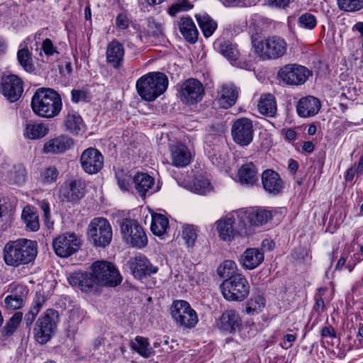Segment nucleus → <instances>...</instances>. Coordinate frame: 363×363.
<instances>
[{
  "instance_id": "obj_1",
  "label": "nucleus",
  "mask_w": 363,
  "mask_h": 363,
  "mask_svg": "<svg viewBox=\"0 0 363 363\" xmlns=\"http://www.w3.org/2000/svg\"><path fill=\"white\" fill-rule=\"evenodd\" d=\"M274 211L264 207H252L249 209H238L228 213V241L247 235L245 219L247 218L252 226L262 227L270 221Z\"/></svg>"
},
{
  "instance_id": "obj_2",
  "label": "nucleus",
  "mask_w": 363,
  "mask_h": 363,
  "mask_svg": "<svg viewBox=\"0 0 363 363\" xmlns=\"http://www.w3.org/2000/svg\"><path fill=\"white\" fill-rule=\"evenodd\" d=\"M4 259L8 266L17 267L35 260L38 254L36 241L19 239L8 242L4 248Z\"/></svg>"
},
{
  "instance_id": "obj_3",
  "label": "nucleus",
  "mask_w": 363,
  "mask_h": 363,
  "mask_svg": "<svg viewBox=\"0 0 363 363\" xmlns=\"http://www.w3.org/2000/svg\"><path fill=\"white\" fill-rule=\"evenodd\" d=\"M31 108L33 113L42 118H54L62 108L60 94L51 88H39L32 96Z\"/></svg>"
},
{
  "instance_id": "obj_4",
  "label": "nucleus",
  "mask_w": 363,
  "mask_h": 363,
  "mask_svg": "<svg viewBox=\"0 0 363 363\" xmlns=\"http://www.w3.org/2000/svg\"><path fill=\"white\" fill-rule=\"evenodd\" d=\"M168 84L169 79L164 73L152 72L140 77L135 87L143 99L153 101L167 90Z\"/></svg>"
},
{
  "instance_id": "obj_5",
  "label": "nucleus",
  "mask_w": 363,
  "mask_h": 363,
  "mask_svg": "<svg viewBox=\"0 0 363 363\" xmlns=\"http://www.w3.org/2000/svg\"><path fill=\"white\" fill-rule=\"evenodd\" d=\"M255 52L262 60H277L283 57L287 50L286 40L277 35L269 36L262 40H252Z\"/></svg>"
},
{
  "instance_id": "obj_6",
  "label": "nucleus",
  "mask_w": 363,
  "mask_h": 363,
  "mask_svg": "<svg viewBox=\"0 0 363 363\" xmlns=\"http://www.w3.org/2000/svg\"><path fill=\"white\" fill-rule=\"evenodd\" d=\"M123 241L133 247L142 249L147 245V237L138 221L131 218L118 220Z\"/></svg>"
},
{
  "instance_id": "obj_7",
  "label": "nucleus",
  "mask_w": 363,
  "mask_h": 363,
  "mask_svg": "<svg viewBox=\"0 0 363 363\" xmlns=\"http://www.w3.org/2000/svg\"><path fill=\"white\" fill-rule=\"evenodd\" d=\"M87 235L94 246L105 248L112 240V227L106 218H94L88 225Z\"/></svg>"
},
{
  "instance_id": "obj_8",
  "label": "nucleus",
  "mask_w": 363,
  "mask_h": 363,
  "mask_svg": "<svg viewBox=\"0 0 363 363\" xmlns=\"http://www.w3.org/2000/svg\"><path fill=\"white\" fill-rule=\"evenodd\" d=\"M58 322V311L52 308L47 309L35 323L34 328L35 340L42 345L47 343L54 335Z\"/></svg>"
},
{
  "instance_id": "obj_9",
  "label": "nucleus",
  "mask_w": 363,
  "mask_h": 363,
  "mask_svg": "<svg viewBox=\"0 0 363 363\" xmlns=\"http://www.w3.org/2000/svg\"><path fill=\"white\" fill-rule=\"evenodd\" d=\"M91 269L99 282V286H116L122 281L118 270L110 262L96 261L92 264Z\"/></svg>"
},
{
  "instance_id": "obj_10",
  "label": "nucleus",
  "mask_w": 363,
  "mask_h": 363,
  "mask_svg": "<svg viewBox=\"0 0 363 363\" xmlns=\"http://www.w3.org/2000/svg\"><path fill=\"white\" fill-rule=\"evenodd\" d=\"M171 314L176 323L184 328H194L199 320L196 311L184 300H177L172 303Z\"/></svg>"
},
{
  "instance_id": "obj_11",
  "label": "nucleus",
  "mask_w": 363,
  "mask_h": 363,
  "mask_svg": "<svg viewBox=\"0 0 363 363\" xmlns=\"http://www.w3.org/2000/svg\"><path fill=\"white\" fill-rule=\"evenodd\" d=\"M312 74L311 70L297 64H288L278 72V79L288 85L298 86L303 84Z\"/></svg>"
},
{
  "instance_id": "obj_12",
  "label": "nucleus",
  "mask_w": 363,
  "mask_h": 363,
  "mask_svg": "<svg viewBox=\"0 0 363 363\" xmlns=\"http://www.w3.org/2000/svg\"><path fill=\"white\" fill-rule=\"evenodd\" d=\"M205 94L204 86L196 79L190 78L185 80L181 85L179 98L186 105H194L199 103Z\"/></svg>"
},
{
  "instance_id": "obj_13",
  "label": "nucleus",
  "mask_w": 363,
  "mask_h": 363,
  "mask_svg": "<svg viewBox=\"0 0 363 363\" xmlns=\"http://www.w3.org/2000/svg\"><path fill=\"white\" fill-rule=\"evenodd\" d=\"M231 135L234 142L240 146L249 145L254 137L252 121L247 118L237 119L232 124Z\"/></svg>"
},
{
  "instance_id": "obj_14",
  "label": "nucleus",
  "mask_w": 363,
  "mask_h": 363,
  "mask_svg": "<svg viewBox=\"0 0 363 363\" xmlns=\"http://www.w3.org/2000/svg\"><path fill=\"white\" fill-rule=\"evenodd\" d=\"M85 181L81 179L66 180L59 190V196L64 202L77 203L85 195Z\"/></svg>"
},
{
  "instance_id": "obj_15",
  "label": "nucleus",
  "mask_w": 363,
  "mask_h": 363,
  "mask_svg": "<svg viewBox=\"0 0 363 363\" xmlns=\"http://www.w3.org/2000/svg\"><path fill=\"white\" fill-rule=\"evenodd\" d=\"M79 247L80 240L74 233L60 235L52 241L53 250L60 257L72 255L78 251Z\"/></svg>"
},
{
  "instance_id": "obj_16",
  "label": "nucleus",
  "mask_w": 363,
  "mask_h": 363,
  "mask_svg": "<svg viewBox=\"0 0 363 363\" xmlns=\"http://www.w3.org/2000/svg\"><path fill=\"white\" fill-rule=\"evenodd\" d=\"M23 91L22 79L15 74L4 76L0 84V92L11 103L17 101Z\"/></svg>"
},
{
  "instance_id": "obj_17",
  "label": "nucleus",
  "mask_w": 363,
  "mask_h": 363,
  "mask_svg": "<svg viewBox=\"0 0 363 363\" xmlns=\"http://www.w3.org/2000/svg\"><path fill=\"white\" fill-rule=\"evenodd\" d=\"M250 285L241 274H233L228 277V301H244L249 295Z\"/></svg>"
},
{
  "instance_id": "obj_18",
  "label": "nucleus",
  "mask_w": 363,
  "mask_h": 363,
  "mask_svg": "<svg viewBox=\"0 0 363 363\" xmlns=\"http://www.w3.org/2000/svg\"><path fill=\"white\" fill-rule=\"evenodd\" d=\"M128 264L133 276L140 280L150 277L158 271V268L153 266L150 260L143 255L131 258Z\"/></svg>"
},
{
  "instance_id": "obj_19",
  "label": "nucleus",
  "mask_w": 363,
  "mask_h": 363,
  "mask_svg": "<svg viewBox=\"0 0 363 363\" xmlns=\"http://www.w3.org/2000/svg\"><path fill=\"white\" fill-rule=\"evenodd\" d=\"M69 284L72 286H77L82 291L91 293L99 286L93 272H74L67 277Z\"/></svg>"
},
{
  "instance_id": "obj_20",
  "label": "nucleus",
  "mask_w": 363,
  "mask_h": 363,
  "mask_svg": "<svg viewBox=\"0 0 363 363\" xmlns=\"http://www.w3.org/2000/svg\"><path fill=\"white\" fill-rule=\"evenodd\" d=\"M83 170L89 174L99 172L104 166V157L96 148L89 147L85 150L80 157Z\"/></svg>"
},
{
  "instance_id": "obj_21",
  "label": "nucleus",
  "mask_w": 363,
  "mask_h": 363,
  "mask_svg": "<svg viewBox=\"0 0 363 363\" xmlns=\"http://www.w3.org/2000/svg\"><path fill=\"white\" fill-rule=\"evenodd\" d=\"M261 181L264 191L272 196H277L283 191L284 182L280 175L272 169L263 171Z\"/></svg>"
},
{
  "instance_id": "obj_22",
  "label": "nucleus",
  "mask_w": 363,
  "mask_h": 363,
  "mask_svg": "<svg viewBox=\"0 0 363 363\" xmlns=\"http://www.w3.org/2000/svg\"><path fill=\"white\" fill-rule=\"evenodd\" d=\"M125 49L123 45L117 40L111 41L106 48V62L115 69L123 67L124 62Z\"/></svg>"
},
{
  "instance_id": "obj_23",
  "label": "nucleus",
  "mask_w": 363,
  "mask_h": 363,
  "mask_svg": "<svg viewBox=\"0 0 363 363\" xmlns=\"http://www.w3.org/2000/svg\"><path fill=\"white\" fill-rule=\"evenodd\" d=\"M172 164L177 167H184L191 160V154L186 145L176 143L169 145Z\"/></svg>"
},
{
  "instance_id": "obj_24",
  "label": "nucleus",
  "mask_w": 363,
  "mask_h": 363,
  "mask_svg": "<svg viewBox=\"0 0 363 363\" xmlns=\"http://www.w3.org/2000/svg\"><path fill=\"white\" fill-rule=\"evenodd\" d=\"M320 108V101L317 98L311 96L301 98L296 106L298 115L303 118L316 115Z\"/></svg>"
},
{
  "instance_id": "obj_25",
  "label": "nucleus",
  "mask_w": 363,
  "mask_h": 363,
  "mask_svg": "<svg viewBox=\"0 0 363 363\" xmlns=\"http://www.w3.org/2000/svg\"><path fill=\"white\" fill-rule=\"evenodd\" d=\"M74 143L71 138L60 135L46 142L43 147L45 153L60 154L69 150Z\"/></svg>"
},
{
  "instance_id": "obj_26",
  "label": "nucleus",
  "mask_w": 363,
  "mask_h": 363,
  "mask_svg": "<svg viewBox=\"0 0 363 363\" xmlns=\"http://www.w3.org/2000/svg\"><path fill=\"white\" fill-rule=\"evenodd\" d=\"M178 28L181 34L188 43L194 44L197 41L199 31L190 16L181 17L178 21Z\"/></svg>"
},
{
  "instance_id": "obj_27",
  "label": "nucleus",
  "mask_w": 363,
  "mask_h": 363,
  "mask_svg": "<svg viewBox=\"0 0 363 363\" xmlns=\"http://www.w3.org/2000/svg\"><path fill=\"white\" fill-rule=\"evenodd\" d=\"M155 179L147 173L138 172L133 176V184L139 195L145 197L147 194H152Z\"/></svg>"
},
{
  "instance_id": "obj_28",
  "label": "nucleus",
  "mask_w": 363,
  "mask_h": 363,
  "mask_svg": "<svg viewBox=\"0 0 363 363\" xmlns=\"http://www.w3.org/2000/svg\"><path fill=\"white\" fill-rule=\"evenodd\" d=\"M28 294V289L24 286H18L11 295L7 296L4 299L6 308L17 310L21 308Z\"/></svg>"
},
{
  "instance_id": "obj_29",
  "label": "nucleus",
  "mask_w": 363,
  "mask_h": 363,
  "mask_svg": "<svg viewBox=\"0 0 363 363\" xmlns=\"http://www.w3.org/2000/svg\"><path fill=\"white\" fill-rule=\"evenodd\" d=\"M239 181L242 184L253 186L258 182L257 168L252 162L242 165L238 170Z\"/></svg>"
},
{
  "instance_id": "obj_30",
  "label": "nucleus",
  "mask_w": 363,
  "mask_h": 363,
  "mask_svg": "<svg viewBox=\"0 0 363 363\" xmlns=\"http://www.w3.org/2000/svg\"><path fill=\"white\" fill-rule=\"evenodd\" d=\"M264 253L257 248L247 249L241 257L243 267L247 269L257 268L264 261Z\"/></svg>"
},
{
  "instance_id": "obj_31",
  "label": "nucleus",
  "mask_w": 363,
  "mask_h": 363,
  "mask_svg": "<svg viewBox=\"0 0 363 363\" xmlns=\"http://www.w3.org/2000/svg\"><path fill=\"white\" fill-rule=\"evenodd\" d=\"M21 218L25 223L27 230L36 232L40 228L38 215L36 209L31 206H26L23 208Z\"/></svg>"
},
{
  "instance_id": "obj_32",
  "label": "nucleus",
  "mask_w": 363,
  "mask_h": 363,
  "mask_svg": "<svg viewBox=\"0 0 363 363\" xmlns=\"http://www.w3.org/2000/svg\"><path fill=\"white\" fill-rule=\"evenodd\" d=\"M265 298L262 295L259 294L253 295L245 302L242 312L249 315H257L261 313L265 307Z\"/></svg>"
},
{
  "instance_id": "obj_33",
  "label": "nucleus",
  "mask_w": 363,
  "mask_h": 363,
  "mask_svg": "<svg viewBox=\"0 0 363 363\" xmlns=\"http://www.w3.org/2000/svg\"><path fill=\"white\" fill-rule=\"evenodd\" d=\"M48 132L49 129L44 123L29 121L26 125L24 136L31 140L40 139L45 136Z\"/></svg>"
},
{
  "instance_id": "obj_34",
  "label": "nucleus",
  "mask_w": 363,
  "mask_h": 363,
  "mask_svg": "<svg viewBox=\"0 0 363 363\" xmlns=\"http://www.w3.org/2000/svg\"><path fill=\"white\" fill-rule=\"evenodd\" d=\"M197 23L206 38L213 35L217 28V23L206 13H198L195 16Z\"/></svg>"
},
{
  "instance_id": "obj_35",
  "label": "nucleus",
  "mask_w": 363,
  "mask_h": 363,
  "mask_svg": "<svg viewBox=\"0 0 363 363\" xmlns=\"http://www.w3.org/2000/svg\"><path fill=\"white\" fill-rule=\"evenodd\" d=\"M67 130L72 134L77 135L84 127V122L81 116L75 111H69L64 121Z\"/></svg>"
},
{
  "instance_id": "obj_36",
  "label": "nucleus",
  "mask_w": 363,
  "mask_h": 363,
  "mask_svg": "<svg viewBox=\"0 0 363 363\" xmlns=\"http://www.w3.org/2000/svg\"><path fill=\"white\" fill-rule=\"evenodd\" d=\"M169 228L168 218L160 213L152 215L150 230L152 233L158 237H162Z\"/></svg>"
},
{
  "instance_id": "obj_37",
  "label": "nucleus",
  "mask_w": 363,
  "mask_h": 363,
  "mask_svg": "<svg viewBox=\"0 0 363 363\" xmlns=\"http://www.w3.org/2000/svg\"><path fill=\"white\" fill-rule=\"evenodd\" d=\"M258 108L262 114L274 116L277 112L275 97L271 94L262 95L258 104Z\"/></svg>"
},
{
  "instance_id": "obj_38",
  "label": "nucleus",
  "mask_w": 363,
  "mask_h": 363,
  "mask_svg": "<svg viewBox=\"0 0 363 363\" xmlns=\"http://www.w3.org/2000/svg\"><path fill=\"white\" fill-rule=\"evenodd\" d=\"M130 346L132 350L138 352L143 357H149L152 353V349L150 346L148 339L141 336H137L130 341Z\"/></svg>"
},
{
  "instance_id": "obj_39",
  "label": "nucleus",
  "mask_w": 363,
  "mask_h": 363,
  "mask_svg": "<svg viewBox=\"0 0 363 363\" xmlns=\"http://www.w3.org/2000/svg\"><path fill=\"white\" fill-rule=\"evenodd\" d=\"M116 178L118 187L123 191H128L133 184V176L130 171L118 169L116 172Z\"/></svg>"
},
{
  "instance_id": "obj_40",
  "label": "nucleus",
  "mask_w": 363,
  "mask_h": 363,
  "mask_svg": "<svg viewBox=\"0 0 363 363\" xmlns=\"http://www.w3.org/2000/svg\"><path fill=\"white\" fill-rule=\"evenodd\" d=\"M17 59L20 65L28 72H32L35 70V66L33 63L32 55L28 48H23L18 51Z\"/></svg>"
},
{
  "instance_id": "obj_41",
  "label": "nucleus",
  "mask_w": 363,
  "mask_h": 363,
  "mask_svg": "<svg viewBox=\"0 0 363 363\" xmlns=\"http://www.w3.org/2000/svg\"><path fill=\"white\" fill-rule=\"evenodd\" d=\"M198 237V228L192 224H185L182 227V238L188 247L193 248Z\"/></svg>"
},
{
  "instance_id": "obj_42",
  "label": "nucleus",
  "mask_w": 363,
  "mask_h": 363,
  "mask_svg": "<svg viewBox=\"0 0 363 363\" xmlns=\"http://www.w3.org/2000/svg\"><path fill=\"white\" fill-rule=\"evenodd\" d=\"M228 61L236 67L245 68L247 66L246 62L240 58V53L236 44L228 43Z\"/></svg>"
},
{
  "instance_id": "obj_43",
  "label": "nucleus",
  "mask_w": 363,
  "mask_h": 363,
  "mask_svg": "<svg viewBox=\"0 0 363 363\" xmlns=\"http://www.w3.org/2000/svg\"><path fill=\"white\" fill-rule=\"evenodd\" d=\"M211 184L208 179L200 178L196 179L192 184L191 189L194 193L204 195L211 190Z\"/></svg>"
},
{
  "instance_id": "obj_44",
  "label": "nucleus",
  "mask_w": 363,
  "mask_h": 363,
  "mask_svg": "<svg viewBox=\"0 0 363 363\" xmlns=\"http://www.w3.org/2000/svg\"><path fill=\"white\" fill-rule=\"evenodd\" d=\"M337 4L341 10L354 12L363 8V0H337Z\"/></svg>"
},
{
  "instance_id": "obj_45",
  "label": "nucleus",
  "mask_w": 363,
  "mask_h": 363,
  "mask_svg": "<svg viewBox=\"0 0 363 363\" xmlns=\"http://www.w3.org/2000/svg\"><path fill=\"white\" fill-rule=\"evenodd\" d=\"M242 328V319L235 311H228V332L235 333Z\"/></svg>"
},
{
  "instance_id": "obj_46",
  "label": "nucleus",
  "mask_w": 363,
  "mask_h": 363,
  "mask_svg": "<svg viewBox=\"0 0 363 363\" xmlns=\"http://www.w3.org/2000/svg\"><path fill=\"white\" fill-rule=\"evenodd\" d=\"M298 23L300 27L312 30L316 26L317 21L313 14L305 13L298 18Z\"/></svg>"
},
{
  "instance_id": "obj_47",
  "label": "nucleus",
  "mask_w": 363,
  "mask_h": 363,
  "mask_svg": "<svg viewBox=\"0 0 363 363\" xmlns=\"http://www.w3.org/2000/svg\"><path fill=\"white\" fill-rule=\"evenodd\" d=\"M214 228L218 232L219 238L222 240H227V216H222L220 219L216 220L213 225H212L211 230H213Z\"/></svg>"
},
{
  "instance_id": "obj_48",
  "label": "nucleus",
  "mask_w": 363,
  "mask_h": 363,
  "mask_svg": "<svg viewBox=\"0 0 363 363\" xmlns=\"http://www.w3.org/2000/svg\"><path fill=\"white\" fill-rule=\"evenodd\" d=\"M147 33L150 36L155 38H160L164 36L163 27L162 23L154 20L149 21L147 25Z\"/></svg>"
},
{
  "instance_id": "obj_49",
  "label": "nucleus",
  "mask_w": 363,
  "mask_h": 363,
  "mask_svg": "<svg viewBox=\"0 0 363 363\" xmlns=\"http://www.w3.org/2000/svg\"><path fill=\"white\" fill-rule=\"evenodd\" d=\"M59 172L55 167H50L41 172V179L44 184H50L55 182L58 177Z\"/></svg>"
},
{
  "instance_id": "obj_50",
  "label": "nucleus",
  "mask_w": 363,
  "mask_h": 363,
  "mask_svg": "<svg viewBox=\"0 0 363 363\" xmlns=\"http://www.w3.org/2000/svg\"><path fill=\"white\" fill-rule=\"evenodd\" d=\"M193 5L191 4L187 0H182L179 3L172 4L169 8L168 13L170 16H174L177 13L182 11H187L192 9Z\"/></svg>"
},
{
  "instance_id": "obj_51",
  "label": "nucleus",
  "mask_w": 363,
  "mask_h": 363,
  "mask_svg": "<svg viewBox=\"0 0 363 363\" xmlns=\"http://www.w3.org/2000/svg\"><path fill=\"white\" fill-rule=\"evenodd\" d=\"M46 300V297L43 294L36 292L30 310L38 314Z\"/></svg>"
},
{
  "instance_id": "obj_52",
  "label": "nucleus",
  "mask_w": 363,
  "mask_h": 363,
  "mask_svg": "<svg viewBox=\"0 0 363 363\" xmlns=\"http://www.w3.org/2000/svg\"><path fill=\"white\" fill-rule=\"evenodd\" d=\"M130 20L125 13H120L116 18V28L123 30L129 28Z\"/></svg>"
},
{
  "instance_id": "obj_53",
  "label": "nucleus",
  "mask_w": 363,
  "mask_h": 363,
  "mask_svg": "<svg viewBox=\"0 0 363 363\" xmlns=\"http://www.w3.org/2000/svg\"><path fill=\"white\" fill-rule=\"evenodd\" d=\"M240 94V88L232 84L228 86V108L235 104Z\"/></svg>"
},
{
  "instance_id": "obj_54",
  "label": "nucleus",
  "mask_w": 363,
  "mask_h": 363,
  "mask_svg": "<svg viewBox=\"0 0 363 363\" xmlns=\"http://www.w3.org/2000/svg\"><path fill=\"white\" fill-rule=\"evenodd\" d=\"M42 50L48 57L52 56L55 53L59 54L57 48L49 38H46L43 41Z\"/></svg>"
},
{
  "instance_id": "obj_55",
  "label": "nucleus",
  "mask_w": 363,
  "mask_h": 363,
  "mask_svg": "<svg viewBox=\"0 0 363 363\" xmlns=\"http://www.w3.org/2000/svg\"><path fill=\"white\" fill-rule=\"evenodd\" d=\"M71 95L73 103L77 104L80 101H88V92L85 90L73 89Z\"/></svg>"
},
{
  "instance_id": "obj_56",
  "label": "nucleus",
  "mask_w": 363,
  "mask_h": 363,
  "mask_svg": "<svg viewBox=\"0 0 363 363\" xmlns=\"http://www.w3.org/2000/svg\"><path fill=\"white\" fill-rule=\"evenodd\" d=\"M213 48L224 57H227V41L225 38L220 37L218 38L213 43Z\"/></svg>"
},
{
  "instance_id": "obj_57",
  "label": "nucleus",
  "mask_w": 363,
  "mask_h": 363,
  "mask_svg": "<svg viewBox=\"0 0 363 363\" xmlns=\"http://www.w3.org/2000/svg\"><path fill=\"white\" fill-rule=\"evenodd\" d=\"M26 172L25 168L18 167L14 171L13 183L18 185L22 184L26 181Z\"/></svg>"
},
{
  "instance_id": "obj_58",
  "label": "nucleus",
  "mask_w": 363,
  "mask_h": 363,
  "mask_svg": "<svg viewBox=\"0 0 363 363\" xmlns=\"http://www.w3.org/2000/svg\"><path fill=\"white\" fill-rule=\"evenodd\" d=\"M211 161L212 163L220 170L227 172L225 169L226 161L225 157H222L220 155L214 154L211 156Z\"/></svg>"
},
{
  "instance_id": "obj_59",
  "label": "nucleus",
  "mask_w": 363,
  "mask_h": 363,
  "mask_svg": "<svg viewBox=\"0 0 363 363\" xmlns=\"http://www.w3.org/2000/svg\"><path fill=\"white\" fill-rule=\"evenodd\" d=\"M218 103L223 108H227V91L225 85L222 86V89L218 91Z\"/></svg>"
},
{
  "instance_id": "obj_60",
  "label": "nucleus",
  "mask_w": 363,
  "mask_h": 363,
  "mask_svg": "<svg viewBox=\"0 0 363 363\" xmlns=\"http://www.w3.org/2000/svg\"><path fill=\"white\" fill-rule=\"evenodd\" d=\"M336 331L331 325L323 327L320 330V335L322 337H330L332 339L336 337Z\"/></svg>"
},
{
  "instance_id": "obj_61",
  "label": "nucleus",
  "mask_w": 363,
  "mask_h": 363,
  "mask_svg": "<svg viewBox=\"0 0 363 363\" xmlns=\"http://www.w3.org/2000/svg\"><path fill=\"white\" fill-rule=\"evenodd\" d=\"M296 340V334H286L284 337V342L281 343V346L284 349H289L292 346V343Z\"/></svg>"
},
{
  "instance_id": "obj_62",
  "label": "nucleus",
  "mask_w": 363,
  "mask_h": 363,
  "mask_svg": "<svg viewBox=\"0 0 363 363\" xmlns=\"http://www.w3.org/2000/svg\"><path fill=\"white\" fill-rule=\"evenodd\" d=\"M281 132L284 135L285 139L290 142L294 141L296 139V132L292 128L283 129Z\"/></svg>"
},
{
  "instance_id": "obj_63",
  "label": "nucleus",
  "mask_w": 363,
  "mask_h": 363,
  "mask_svg": "<svg viewBox=\"0 0 363 363\" xmlns=\"http://www.w3.org/2000/svg\"><path fill=\"white\" fill-rule=\"evenodd\" d=\"M16 328L15 325H11V323L8 321L2 328L1 333L4 336H10L16 331Z\"/></svg>"
},
{
  "instance_id": "obj_64",
  "label": "nucleus",
  "mask_w": 363,
  "mask_h": 363,
  "mask_svg": "<svg viewBox=\"0 0 363 363\" xmlns=\"http://www.w3.org/2000/svg\"><path fill=\"white\" fill-rule=\"evenodd\" d=\"M290 0H268V4L272 7L284 8L288 6Z\"/></svg>"
}]
</instances>
